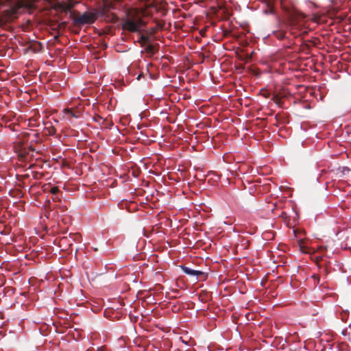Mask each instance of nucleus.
<instances>
[{"instance_id":"nucleus-10","label":"nucleus","mask_w":351,"mask_h":351,"mask_svg":"<svg viewBox=\"0 0 351 351\" xmlns=\"http://www.w3.org/2000/svg\"><path fill=\"white\" fill-rule=\"evenodd\" d=\"M222 158L223 162L227 163H230L232 160H235L232 155H223Z\"/></svg>"},{"instance_id":"nucleus-13","label":"nucleus","mask_w":351,"mask_h":351,"mask_svg":"<svg viewBox=\"0 0 351 351\" xmlns=\"http://www.w3.org/2000/svg\"><path fill=\"white\" fill-rule=\"evenodd\" d=\"M36 0H29V3H28L27 4L25 5L26 7H29V8H31L32 6V4L35 2Z\"/></svg>"},{"instance_id":"nucleus-4","label":"nucleus","mask_w":351,"mask_h":351,"mask_svg":"<svg viewBox=\"0 0 351 351\" xmlns=\"http://www.w3.org/2000/svg\"><path fill=\"white\" fill-rule=\"evenodd\" d=\"M180 267L182 271L189 276H195L197 278H204L206 276L205 273L202 271L192 269L184 265L180 266Z\"/></svg>"},{"instance_id":"nucleus-9","label":"nucleus","mask_w":351,"mask_h":351,"mask_svg":"<svg viewBox=\"0 0 351 351\" xmlns=\"http://www.w3.org/2000/svg\"><path fill=\"white\" fill-rule=\"evenodd\" d=\"M318 267H319V273L321 274L326 276L329 273L328 267L327 264H324V265L319 264Z\"/></svg>"},{"instance_id":"nucleus-12","label":"nucleus","mask_w":351,"mask_h":351,"mask_svg":"<svg viewBox=\"0 0 351 351\" xmlns=\"http://www.w3.org/2000/svg\"><path fill=\"white\" fill-rule=\"evenodd\" d=\"M28 155H23V154H21V155H18L19 156V160L20 161H23L26 159V157Z\"/></svg>"},{"instance_id":"nucleus-7","label":"nucleus","mask_w":351,"mask_h":351,"mask_svg":"<svg viewBox=\"0 0 351 351\" xmlns=\"http://www.w3.org/2000/svg\"><path fill=\"white\" fill-rule=\"evenodd\" d=\"M44 191H48L49 193H51L54 197H53V199H56L55 195L59 192V189L58 186H51L49 184H45L44 186Z\"/></svg>"},{"instance_id":"nucleus-5","label":"nucleus","mask_w":351,"mask_h":351,"mask_svg":"<svg viewBox=\"0 0 351 351\" xmlns=\"http://www.w3.org/2000/svg\"><path fill=\"white\" fill-rule=\"evenodd\" d=\"M57 8L63 12H69L71 8L73 7V4L71 2H60L58 3Z\"/></svg>"},{"instance_id":"nucleus-2","label":"nucleus","mask_w":351,"mask_h":351,"mask_svg":"<svg viewBox=\"0 0 351 351\" xmlns=\"http://www.w3.org/2000/svg\"><path fill=\"white\" fill-rule=\"evenodd\" d=\"M97 18V12H86L81 16L75 17L74 21L78 25L92 24Z\"/></svg>"},{"instance_id":"nucleus-15","label":"nucleus","mask_w":351,"mask_h":351,"mask_svg":"<svg viewBox=\"0 0 351 351\" xmlns=\"http://www.w3.org/2000/svg\"><path fill=\"white\" fill-rule=\"evenodd\" d=\"M312 277L315 279H318L319 280V275H317V274H314L312 276Z\"/></svg>"},{"instance_id":"nucleus-6","label":"nucleus","mask_w":351,"mask_h":351,"mask_svg":"<svg viewBox=\"0 0 351 351\" xmlns=\"http://www.w3.org/2000/svg\"><path fill=\"white\" fill-rule=\"evenodd\" d=\"M64 115L63 119L69 121L70 122H72V119L73 117L77 118L79 117V114H77L75 113H73L70 109H64L63 111Z\"/></svg>"},{"instance_id":"nucleus-3","label":"nucleus","mask_w":351,"mask_h":351,"mask_svg":"<svg viewBox=\"0 0 351 351\" xmlns=\"http://www.w3.org/2000/svg\"><path fill=\"white\" fill-rule=\"evenodd\" d=\"M15 154H29V152H36V154H40V151L38 150L36 147L33 145H24L21 141H18L14 145Z\"/></svg>"},{"instance_id":"nucleus-16","label":"nucleus","mask_w":351,"mask_h":351,"mask_svg":"<svg viewBox=\"0 0 351 351\" xmlns=\"http://www.w3.org/2000/svg\"><path fill=\"white\" fill-rule=\"evenodd\" d=\"M42 176H43L42 174H38H38H37L36 176H35L34 177H35V178H40L42 177Z\"/></svg>"},{"instance_id":"nucleus-8","label":"nucleus","mask_w":351,"mask_h":351,"mask_svg":"<svg viewBox=\"0 0 351 351\" xmlns=\"http://www.w3.org/2000/svg\"><path fill=\"white\" fill-rule=\"evenodd\" d=\"M298 245H299V247L300 249V250L303 252V253H309V251H308V247L306 244V242L305 241H303L302 239H300L298 241Z\"/></svg>"},{"instance_id":"nucleus-1","label":"nucleus","mask_w":351,"mask_h":351,"mask_svg":"<svg viewBox=\"0 0 351 351\" xmlns=\"http://www.w3.org/2000/svg\"><path fill=\"white\" fill-rule=\"evenodd\" d=\"M144 15L143 10L137 8H131L128 11L127 18L123 23V28L130 32H139L144 26L142 17Z\"/></svg>"},{"instance_id":"nucleus-14","label":"nucleus","mask_w":351,"mask_h":351,"mask_svg":"<svg viewBox=\"0 0 351 351\" xmlns=\"http://www.w3.org/2000/svg\"><path fill=\"white\" fill-rule=\"evenodd\" d=\"M97 351H106V348L105 346L98 348Z\"/></svg>"},{"instance_id":"nucleus-11","label":"nucleus","mask_w":351,"mask_h":351,"mask_svg":"<svg viewBox=\"0 0 351 351\" xmlns=\"http://www.w3.org/2000/svg\"><path fill=\"white\" fill-rule=\"evenodd\" d=\"M350 171H351V170H350L348 167H343V168H342V171H341V172H342L343 174H348V173H349Z\"/></svg>"},{"instance_id":"nucleus-17","label":"nucleus","mask_w":351,"mask_h":351,"mask_svg":"<svg viewBox=\"0 0 351 351\" xmlns=\"http://www.w3.org/2000/svg\"><path fill=\"white\" fill-rule=\"evenodd\" d=\"M321 248H324V250H326V247H321Z\"/></svg>"}]
</instances>
